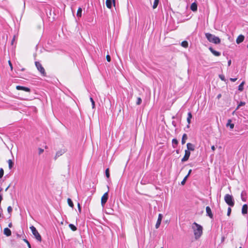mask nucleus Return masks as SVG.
Instances as JSON below:
<instances>
[{
	"label": "nucleus",
	"mask_w": 248,
	"mask_h": 248,
	"mask_svg": "<svg viewBox=\"0 0 248 248\" xmlns=\"http://www.w3.org/2000/svg\"><path fill=\"white\" fill-rule=\"evenodd\" d=\"M192 229L194 232L195 239H199L202 234L203 228L202 226L194 222L192 223Z\"/></svg>",
	"instance_id": "1"
},
{
	"label": "nucleus",
	"mask_w": 248,
	"mask_h": 248,
	"mask_svg": "<svg viewBox=\"0 0 248 248\" xmlns=\"http://www.w3.org/2000/svg\"><path fill=\"white\" fill-rule=\"evenodd\" d=\"M205 36L207 40L211 43L215 44H219L221 42L220 39L218 37L216 36L215 35L210 33H205Z\"/></svg>",
	"instance_id": "2"
},
{
	"label": "nucleus",
	"mask_w": 248,
	"mask_h": 248,
	"mask_svg": "<svg viewBox=\"0 0 248 248\" xmlns=\"http://www.w3.org/2000/svg\"><path fill=\"white\" fill-rule=\"evenodd\" d=\"M30 228L36 239L37 241L41 242L42 241L41 236L38 232L36 228L33 226H31L30 227Z\"/></svg>",
	"instance_id": "3"
},
{
	"label": "nucleus",
	"mask_w": 248,
	"mask_h": 248,
	"mask_svg": "<svg viewBox=\"0 0 248 248\" xmlns=\"http://www.w3.org/2000/svg\"><path fill=\"white\" fill-rule=\"evenodd\" d=\"M35 64L37 70L41 73V75L44 77H46V73L41 63L39 62H35Z\"/></svg>",
	"instance_id": "4"
},
{
	"label": "nucleus",
	"mask_w": 248,
	"mask_h": 248,
	"mask_svg": "<svg viewBox=\"0 0 248 248\" xmlns=\"http://www.w3.org/2000/svg\"><path fill=\"white\" fill-rule=\"evenodd\" d=\"M225 202L229 206L232 207V197L229 194H226L224 197Z\"/></svg>",
	"instance_id": "5"
},
{
	"label": "nucleus",
	"mask_w": 248,
	"mask_h": 248,
	"mask_svg": "<svg viewBox=\"0 0 248 248\" xmlns=\"http://www.w3.org/2000/svg\"><path fill=\"white\" fill-rule=\"evenodd\" d=\"M108 190L105 192L101 197V205L104 207L106 203L107 202L108 198Z\"/></svg>",
	"instance_id": "6"
},
{
	"label": "nucleus",
	"mask_w": 248,
	"mask_h": 248,
	"mask_svg": "<svg viewBox=\"0 0 248 248\" xmlns=\"http://www.w3.org/2000/svg\"><path fill=\"white\" fill-rule=\"evenodd\" d=\"M190 155V152L188 150H186L185 151V155L184 157L181 159L182 162H184L187 161L189 158Z\"/></svg>",
	"instance_id": "7"
},
{
	"label": "nucleus",
	"mask_w": 248,
	"mask_h": 248,
	"mask_svg": "<svg viewBox=\"0 0 248 248\" xmlns=\"http://www.w3.org/2000/svg\"><path fill=\"white\" fill-rule=\"evenodd\" d=\"M67 151V149L65 148L61 149L60 150L57 151L56 153L55 156L54 157V159L56 160L57 158L62 155Z\"/></svg>",
	"instance_id": "8"
},
{
	"label": "nucleus",
	"mask_w": 248,
	"mask_h": 248,
	"mask_svg": "<svg viewBox=\"0 0 248 248\" xmlns=\"http://www.w3.org/2000/svg\"><path fill=\"white\" fill-rule=\"evenodd\" d=\"M190 9L192 11L194 12H196L197 11L198 4L196 0H195V1L191 3L190 7Z\"/></svg>",
	"instance_id": "9"
},
{
	"label": "nucleus",
	"mask_w": 248,
	"mask_h": 248,
	"mask_svg": "<svg viewBox=\"0 0 248 248\" xmlns=\"http://www.w3.org/2000/svg\"><path fill=\"white\" fill-rule=\"evenodd\" d=\"M16 89L17 90H22L26 92H29V93L31 92V91L30 88L27 87L20 86V85H17L16 86Z\"/></svg>",
	"instance_id": "10"
},
{
	"label": "nucleus",
	"mask_w": 248,
	"mask_h": 248,
	"mask_svg": "<svg viewBox=\"0 0 248 248\" xmlns=\"http://www.w3.org/2000/svg\"><path fill=\"white\" fill-rule=\"evenodd\" d=\"M163 217V216L162 214H159L158 218H157V221H156V223L155 226L156 229H157L159 227V226L161 224Z\"/></svg>",
	"instance_id": "11"
},
{
	"label": "nucleus",
	"mask_w": 248,
	"mask_h": 248,
	"mask_svg": "<svg viewBox=\"0 0 248 248\" xmlns=\"http://www.w3.org/2000/svg\"><path fill=\"white\" fill-rule=\"evenodd\" d=\"M206 215L210 218L213 219V214L210 207L208 206L206 207Z\"/></svg>",
	"instance_id": "12"
},
{
	"label": "nucleus",
	"mask_w": 248,
	"mask_h": 248,
	"mask_svg": "<svg viewBox=\"0 0 248 248\" xmlns=\"http://www.w3.org/2000/svg\"><path fill=\"white\" fill-rule=\"evenodd\" d=\"M46 14L47 16V18H48L49 20H51L52 19V22L53 21L55 20V17L53 16L52 17V19H51V16L52 15V10L51 9H48V10H46Z\"/></svg>",
	"instance_id": "13"
},
{
	"label": "nucleus",
	"mask_w": 248,
	"mask_h": 248,
	"mask_svg": "<svg viewBox=\"0 0 248 248\" xmlns=\"http://www.w3.org/2000/svg\"><path fill=\"white\" fill-rule=\"evenodd\" d=\"M112 3L113 5L115 6V0H106V6L108 9H111L112 8Z\"/></svg>",
	"instance_id": "14"
},
{
	"label": "nucleus",
	"mask_w": 248,
	"mask_h": 248,
	"mask_svg": "<svg viewBox=\"0 0 248 248\" xmlns=\"http://www.w3.org/2000/svg\"><path fill=\"white\" fill-rule=\"evenodd\" d=\"M187 150L193 151L195 150V145L191 143L188 142L186 144Z\"/></svg>",
	"instance_id": "15"
},
{
	"label": "nucleus",
	"mask_w": 248,
	"mask_h": 248,
	"mask_svg": "<svg viewBox=\"0 0 248 248\" xmlns=\"http://www.w3.org/2000/svg\"><path fill=\"white\" fill-rule=\"evenodd\" d=\"M210 51L212 52V53L215 55V56H219L221 55V53L219 51L215 50L213 47H210L209 48Z\"/></svg>",
	"instance_id": "16"
},
{
	"label": "nucleus",
	"mask_w": 248,
	"mask_h": 248,
	"mask_svg": "<svg viewBox=\"0 0 248 248\" xmlns=\"http://www.w3.org/2000/svg\"><path fill=\"white\" fill-rule=\"evenodd\" d=\"M3 233L6 236H10L12 234L11 231L10 229H9L8 228H5L4 229Z\"/></svg>",
	"instance_id": "17"
},
{
	"label": "nucleus",
	"mask_w": 248,
	"mask_h": 248,
	"mask_svg": "<svg viewBox=\"0 0 248 248\" xmlns=\"http://www.w3.org/2000/svg\"><path fill=\"white\" fill-rule=\"evenodd\" d=\"M245 37L243 35H240L238 36V37L237 38L236 40V42L237 44H239L242 42L244 40Z\"/></svg>",
	"instance_id": "18"
},
{
	"label": "nucleus",
	"mask_w": 248,
	"mask_h": 248,
	"mask_svg": "<svg viewBox=\"0 0 248 248\" xmlns=\"http://www.w3.org/2000/svg\"><path fill=\"white\" fill-rule=\"evenodd\" d=\"M172 146L173 148H175L178 145L179 142L176 138H174L172 140Z\"/></svg>",
	"instance_id": "19"
},
{
	"label": "nucleus",
	"mask_w": 248,
	"mask_h": 248,
	"mask_svg": "<svg viewBox=\"0 0 248 248\" xmlns=\"http://www.w3.org/2000/svg\"><path fill=\"white\" fill-rule=\"evenodd\" d=\"M187 139V136L186 134L184 133L182 136V140H181V143L182 145L186 143V140Z\"/></svg>",
	"instance_id": "20"
},
{
	"label": "nucleus",
	"mask_w": 248,
	"mask_h": 248,
	"mask_svg": "<svg viewBox=\"0 0 248 248\" xmlns=\"http://www.w3.org/2000/svg\"><path fill=\"white\" fill-rule=\"evenodd\" d=\"M82 8L80 7H79L78 9L77 13V16L78 18L81 17L82 16Z\"/></svg>",
	"instance_id": "21"
},
{
	"label": "nucleus",
	"mask_w": 248,
	"mask_h": 248,
	"mask_svg": "<svg viewBox=\"0 0 248 248\" xmlns=\"http://www.w3.org/2000/svg\"><path fill=\"white\" fill-rule=\"evenodd\" d=\"M248 206L247 204L243 205L242 209V213L243 214H245L247 213Z\"/></svg>",
	"instance_id": "22"
},
{
	"label": "nucleus",
	"mask_w": 248,
	"mask_h": 248,
	"mask_svg": "<svg viewBox=\"0 0 248 248\" xmlns=\"http://www.w3.org/2000/svg\"><path fill=\"white\" fill-rule=\"evenodd\" d=\"M226 125L227 127H230V128L231 129H232V119H229L228 120V122L226 124Z\"/></svg>",
	"instance_id": "23"
},
{
	"label": "nucleus",
	"mask_w": 248,
	"mask_h": 248,
	"mask_svg": "<svg viewBox=\"0 0 248 248\" xmlns=\"http://www.w3.org/2000/svg\"><path fill=\"white\" fill-rule=\"evenodd\" d=\"M69 227L71 229V230L73 231H76L77 230V227L73 224H71V223L69 224Z\"/></svg>",
	"instance_id": "24"
},
{
	"label": "nucleus",
	"mask_w": 248,
	"mask_h": 248,
	"mask_svg": "<svg viewBox=\"0 0 248 248\" xmlns=\"http://www.w3.org/2000/svg\"><path fill=\"white\" fill-rule=\"evenodd\" d=\"M67 203L70 207L72 208L74 207V203L73 202L72 200L70 198L67 199Z\"/></svg>",
	"instance_id": "25"
},
{
	"label": "nucleus",
	"mask_w": 248,
	"mask_h": 248,
	"mask_svg": "<svg viewBox=\"0 0 248 248\" xmlns=\"http://www.w3.org/2000/svg\"><path fill=\"white\" fill-rule=\"evenodd\" d=\"M181 45L185 48H187L188 46V43L187 41H183L182 42Z\"/></svg>",
	"instance_id": "26"
},
{
	"label": "nucleus",
	"mask_w": 248,
	"mask_h": 248,
	"mask_svg": "<svg viewBox=\"0 0 248 248\" xmlns=\"http://www.w3.org/2000/svg\"><path fill=\"white\" fill-rule=\"evenodd\" d=\"M8 165H9V169H11L14 165V162L11 159H9L8 161Z\"/></svg>",
	"instance_id": "27"
},
{
	"label": "nucleus",
	"mask_w": 248,
	"mask_h": 248,
	"mask_svg": "<svg viewBox=\"0 0 248 248\" xmlns=\"http://www.w3.org/2000/svg\"><path fill=\"white\" fill-rule=\"evenodd\" d=\"M159 2V0H154V4L153 5V8L154 9H155L157 7Z\"/></svg>",
	"instance_id": "28"
},
{
	"label": "nucleus",
	"mask_w": 248,
	"mask_h": 248,
	"mask_svg": "<svg viewBox=\"0 0 248 248\" xmlns=\"http://www.w3.org/2000/svg\"><path fill=\"white\" fill-rule=\"evenodd\" d=\"M105 175L107 178H109L110 177V173H109V168H107L105 170Z\"/></svg>",
	"instance_id": "29"
},
{
	"label": "nucleus",
	"mask_w": 248,
	"mask_h": 248,
	"mask_svg": "<svg viewBox=\"0 0 248 248\" xmlns=\"http://www.w3.org/2000/svg\"><path fill=\"white\" fill-rule=\"evenodd\" d=\"M244 82H242L239 86L238 87V90L240 92L242 91L243 90V86L244 84Z\"/></svg>",
	"instance_id": "30"
},
{
	"label": "nucleus",
	"mask_w": 248,
	"mask_h": 248,
	"mask_svg": "<svg viewBox=\"0 0 248 248\" xmlns=\"http://www.w3.org/2000/svg\"><path fill=\"white\" fill-rule=\"evenodd\" d=\"M246 104L245 102H240L239 104L238 105V106L237 107L236 110L238 109L240 107L244 106Z\"/></svg>",
	"instance_id": "31"
},
{
	"label": "nucleus",
	"mask_w": 248,
	"mask_h": 248,
	"mask_svg": "<svg viewBox=\"0 0 248 248\" xmlns=\"http://www.w3.org/2000/svg\"><path fill=\"white\" fill-rule=\"evenodd\" d=\"M142 102V99L140 97H137V101H136V105H140L141 104Z\"/></svg>",
	"instance_id": "32"
},
{
	"label": "nucleus",
	"mask_w": 248,
	"mask_h": 248,
	"mask_svg": "<svg viewBox=\"0 0 248 248\" xmlns=\"http://www.w3.org/2000/svg\"><path fill=\"white\" fill-rule=\"evenodd\" d=\"M90 101L91 102V103H92V108H95V102L93 100V99L92 97H90Z\"/></svg>",
	"instance_id": "33"
},
{
	"label": "nucleus",
	"mask_w": 248,
	"mask_h": 248,
	"mask_svg": "<svg viewBox=\"0 0 248 248\" xmlns=\"http://www.w3.org/2000/svg\"><path fill=\"white\" fill-rule=\"evenodd\" d=\"M13 209L11 206H9L7 208V212L11 215Z\"/></svg>",
	"instance_id": "34"
},
{
	"label": "nucleus",
	"mask_w": 248,
	"mask_h": 248,
	"mask_svg": "<svg viewBox=\"0 0 248 248\" xmlns=\"http://www.w3.org/2000/svg\"><path fill=\"white\" fill-rule=\"evenodd\" d=\"M219 77L221 79V80L224 81H226V78H225V77L224 75H219Z\"/></svg>",
	"instance_id": "35"
},
{
	"label": "nucleus",
	"mask_w": 248,
	"mask_h": 248,
	"mask_svg": "<svg viewBox=\"0 0 248 248\" xmlns=\"http://www.w3.org/2000/svg\"><path fill=\"white\" fill-rule=\"evenodd\" d=\"M231 212H232L231 207H229L228 208V210H227V216H230V215L231 214Z\"/></svg>",
	"instance_id": "36"
},
{
	"label": "nucleus",
	"mask_w": 248,
	"mask_h": 248,
	"mask_svg": "<svg viewBox=\"0 0 248 248\" xmlns=\"http://www.w3.org/2000/svg\"><path fill=\"white\" fill-rule=\"evenodd\" d=\"M4 175V170L2 168L0 169V178H2Z\"/></svg>",
	"instance_id": "37"
},
{
	"label": "nucleus",
	"mask_w": 248,
	"mask_h": 248,
	"mask_svg": "<svg viewBox=\"0 0 248 248\" xmlns=\"http://www.w3.org/2000/svg\"><path fill=\"white\" fill-rule=\"evenodd\" d=\"M186 180H187L186 178V177H184V178L183 179V180L181 181V185H182V186L185 185V184H186Z\"/></svg>",
	"instance_id": "38"
},
{
	"label": "nucleus",
	"mask_w": 248,
	"mask_h": 248,
	"mask_svg": "<svg viewBox=\"0 0 248 248\" xmlns=\"http://www.w3.org/2000/svg\"><path fill=\"white\" fill-rule=\"evenodd\" d=\"M192 117V113L191 111H189L187 113V118L191 119Z\"/></svg>",
	"instance_id": "39"
},
{
	"label": "nucleus",
	"mask_w": 248,
	"mask_h": 248,
	"mask_svg": "<svg viewBox=\"0 0 248 248\" xmlns=\"http://www.w3.org/2000/svg\"><path fill=\"white\" fill-rule=\"evenodd\" d=\"M38 154L39 155H41L42 153H43L44 151V149H42L41 148H38Z\"/></svg>",
	"instance_id": "40"
},
{
	"label": "nucleus",
	"mask_w": 248,
	"mask_h": 248,
	"mask_svg": "<svg viewBox=\"0 0 248 248\" xmlns=\"http://www.w3.org/2000/svg\"><path fill=\"white\" fill-rule=\"evenodd\" d=\"M106 59L108 62H109L111 61V57L109 55H107Z\"/></svg>",
	"instance_id": "41"
},
{
	"label": "nucleus",
	"mask_w": 248,
	"mask_h": 248,
	"mask_svg": "<svg viewBox=\"0 0 248 248\" xmlns=\"http://www.w3.org/2000/svg\"><path fill=\"white\" fill-rule=\"evenodd\" d=\"M8 63H9V66H10V68H11V70H13V67L12 63V62H11V61H10V60H9V61H8Z\"/></svg>",
	"instance_id": "42"
},
{
	"label": "nucleus",
	"mask_w": 248,
	"mask_h": 248,
	"mask_svg": "<svg viewBox=\"0 0 248 248\" xmlns=\"http://www.w3.org/2000/svg\"><path fill=\"white\" fill-rule=\"evenodd\" d=\"M172 125L174 126V127H176V123L174 121H173L172 122Z\"/></svg>",
	"instance_id": "43"
},
{
	"label": "nucleus",
	"mask_w": 248,
	"mask_h": 248,
	"mask_svg": "<svg viewBox=\"0 0 248 248\" xmlns=\"http://www.w3.org/2000/svg\"><path fill=\"white\" fill-rule=\"evenodd\" d=\"M23 241L28 245V244L30 243V242H29V241L26 239V238H24L23 239Z\"/></svg>",
	"instance_id": "44"
},
{
	"label": "nucleus",
	"mask_w": 248,
	"mask_h": 248,
	"mask_svg": "<svg viewBox=\"0 0 248 248\" xmlns=\"http://www.w3.org/2000/svg\"><path fill=\"white\" fill-rule=\"evenodd\" d=\"M191 119H189V118H187V122L188 124H190L191 123Z\"/></svg>",
	"instance_id": "45"
},
{
	"label": "nucleus",
	"mask_w": 248,
	"mask_h": 248,
	"mask_svg": "<svg viewBox=\"0 0 248 248\" xmlns=\"http://www.w3.org/2000/svg\"><path fill=\"white\" fill-rule=\"evenodd\" d=\"M221 97V93H219L218 94L217 96V98L218 99H219L220 97Z\"/></svg>",
	"instance_id": "46"
},
{
	"label": "nucleus",
	"mask_w": 248,
	"mask_h": 248,
	"mask_svg": "<svg viewBox=\"0 0 248 248\" xmlns=\"http://www.w3.org/2000/svg\"><path fill=\"white\" fill-rule=\"evenodd\" d=\"M211 149L213 151H214L216 149V148L214 145L211 146Z\"/></svg>",
	"instance_id": "47"
},
{
	"label": "nucleus",
	"mask_w": 248,
	"mask_h": 248,
	"mask_svg": "<svg viewBox=\"0 0 248 248\" xmlns=\"http://www.w3.org/2000/svg\"><path fill=\"white\" fill-rule=\"evenodd\" d=\"M15 36H14L13 37V39H12V41H11V44H12V45H13V43H14V41H15Z\"/></svg>",
	"instance_id": "48"
},
{
	"label": "nucleus",
	"mask_w": 248,
	"mask_h": 248,
	"mask_svg": "<svg viewBox=\"0 0 248 248\" xmlns=\"http://www.w3.org/2000/svg\"><path fill=\"white\" fill-rule=\"evenodd\" d=\"M8 227L9 228H12V222H10V223H9Z\"/></svg>",
	"instance_id": "49"
},
{
	"label": "nucleus",
	"mask_w": 248,
	"mask_h": 248,
	"mask_svg": "<svg viewBox=\"0 0 248 248\" xmlns=\"http://www.w3.org/2000/svg\"><path fill=\"white\" fill-rule=\"evenodd\" d=\"M78 211L79 213H81V207L78 208Z\"/></svg>",
	"instance_id": "50"
},
{
	"label": "nucleus",
	"mask_w": 248,
	"mask_h": 248,
	"mask_svg": "<svg viewBox=\"0 0 248 248\" xmlns=\"http://www.w3.org/2000/svg\"><path fill=\"white\" fill-rule=\"evenodd\" d=\"M191 172H192V170L191 169H190L188 172V174H189V175H190V174L191 173Z\"/></svg>",
	"instance_id": "51"
},
{
	"label": "nucleus",
	"mask_w": 248,
	"mask_h": 248,
	"mask_svg": "<svg viewBox=\"0 0 248 248\" xmlns=\"http://www.w3.org/2000/svg\"><path fill=\"white\" fill-rule=\"evenodd\" d=\"M175 151L177 154L180 153V149H177Z\"/></svg>",
	"instance_id": "52"
},
{
	"label": "nucleus",
	"mask_w": 248,
	"mask_h": 248,
	"mask_svg": "<svg viewBox=\"0 0 248 248\" xmlns=\"http://www.w3.org/2000/svg\"><path fill=\"white\" fill-rule=\"evenodd\" d=\"M228 65L230 66L231 65V60L228 61Z\"/></svg>",
	"instance_id": "53"
},
{
	"label": "nucleus",
	"mask_w": 248,
	"mask_h": 248,
	"mask_svg": "<svg viewBox=\"0 0 248 248\" xmlns=\"http://www.w3.org/2000/svg\"><path fill=\"white\" fill-rule=\"evenodd\" d=\"M188 165H189V166H190V167H191L193 166V163H189V164H188Z\"/></svg>",
	"instance_id": "54"
},
{
	"label": "nucleus",
	"mask_w": 248,
	"mask_h": 248,
	"mask_svg": "<svg viewBox=\"0 0 248 248\" xmlns=\"http://www.w3.org/2000/svg\"><path fill=\"white\" fill-rule=\"evenodd\" d=\"M10 185H9L7 187H6L5 191H7L8 189L10 187Z\"/></svg>",
	"instance_id": "55"
},
{
	"label": "nucleus",
	"mask_w": 248,
	"mask_h": 248,
	"mask_svg": "<svg viewBox=\"0 0 248 248\" xmlns=\"http://www.w3.org/2000/svg\"><path fill=\"white\" fill-rule=\"evenodd\" d=\"M27 245H28V248H31L30 243L28 244Z\"/></svg>",
	"instance_id": "56"
},
{
	"label": "nucleus",
	"mask_w": 248,
	"mask_h": 248,
	"mask_svg": "<svg viewBox=\"0 0 248 248\" xmlns=\"http://www.w3.org/2000/svg\"><path fill=\"white\" fill-rule=\"evenodd\" d=\"M176 118V115L172 116V119H175Z\"/></svg>",
	"instance_id": "57"
},
{
	"label": "nucleus",
	"mask_w": 248,
	"mask_h": 248,
	"mask_svg": "<svg viewBox=\"0 0 248 248\" xmlns=\"http://www.w3.org/2000/svg\"><path fill=\"white\" fill-rule=\"evenodd\" d=\"M190 127V124H187L186 125V128H189Z\"/></svg>",
	"instance_id": "58"
},
{
	"label": "nucleus",
	"mask_w": 248,
	"mask_h": 248,
	"mask_svg": "<svg viewBox=\"0 0 248 248\" xmlns=\"http://www.w3.org/2000/svg\"><path fill=\"white\" fill-rule=\"evenodd\" d=\"M190 175L188 174H187V175L185 176L186 178V179H187L188 177Z\"/></svg>",
	"instance_id": "59"
},
{
	"label": "nucleus",
	"mask_w": 248,
	"mask_h": 248,
	"mask_svg": "<svg viewBox=\"0 0 248 248\" xmlns=\"http://www.w3.org/2000/svg\"><path fill=\"white\" fill-rule=\"evenodd\" d=\"M79 207H81V206H80V205L79 203H78V208H79Z\"/></svg>",
	"instance_id": "60"
},
{
	"label": "nucleus",
	"mask_w": 248,
	"mask_h": 248,
	"mask_svg": "<svg viewBox=\"0 0 248 248\" xmlns=\"http://www.w3.org/2000/svg\"><path fill=\"white\" fill-rule=\"evenodd\" d=\"M25 68H22L21 69V71H25Z\"/></svg>",
	"instance_id": "61"
},
{
	"label": "nucleus",
	"mask_w": 248,
	"mask_h": 248,
	"mask_svg": "<svg viewBox=\"0 0 248 248\" xmlns=\"http://www.w3.org/2000/svg\"><path fill=\"white\" fill-rule=\"evenodd\" d=\"M230 80L231 81H232V80H233L232 78H230Z\"/></svg>",
	"instance_id": "62"
},
{
	"label": "nucleus",
	"mask_w": 248,
	"mask_h": 248,
	"mask_svg": "<svg viewBox=\"0 0 248 248\" xmlns=\"http://www.w3.org/2000/svg\"><path fill=\"white\" fill-rule=\"evenodd\" d=\"M17 237H20V235L19 234H17Z\"/></svg>",
	"instance_id": "63"
},
{
	"label": "nucleus",
	"mask_w": 248,
	"mask_h": 248,
	"mask_svg": "<svg viewBox=\"0 0 248 248\" xmlns=\"http://www.w3.org/2000/svg\"><path fill=\"white\" fill-rule=\"evenodd\" d=\"M47 148V146H45V148L46 149Z\"/></svg>",
	"instance_id": "64"
}]
</instances>
